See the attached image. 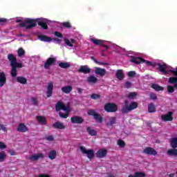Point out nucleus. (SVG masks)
<instances>
[{
	"label": "nucleus",
	"mask_w": 177,
	"mask_h": 177,
	"mask_svg": "<svg viewBox=\"0 0 177 177\" xmlns=\"http://www.w3.org/2000/svg\"><path fill=\"white\" fill-rule=\"evenodd\" d=\"M17 23L19 24V27L25 28L26 30H30L31 28H34V27H37V25L41 27L43 30H48L49 27H48V21H46V19L39 18L36 19H32L30 18H27L25 19V22H22L21 19H17Z\"/></svg>",
	"instance_id": "nucleus-1"
},
{
	"label": "nucleus",
	"mask_w": 177,
	"mask_h": 177,
	"mask_svg": "<svg viewBox=\"0 0 177 177\" xmlns=\"http://www.w3.org/2000/svg\"><path fill=\"white\" fill-rule=\"evenodd\" d=\"M7 57L11 67L10 75L12 78H16V77H17V68H22L23 64L20 62H17V58L13 54H8Z\"/></svg>",
	"instance_id": "nucleus-2"
},
{
	"label": "nucleus",
	"mask_w": 177,
	"mask_h": 177,
	"mask_svg": "<svg viewBox=\"0 0 177 177\" xmlns=\"http://www.w3.org/2000/svg\"><path fill=\"white\" fill-rule=\"evenodd\" d=\"M138 109V102H131L129 104V101L125 100L124 104L121 109L122 114H128V113H131V111Z\"/></svg>",
	"instance_id": "nucleus-3"
},
{
	"label": "nucleus",
	"mask_w": 177,
	"mask_h": 177,
	"mask_svg": "<svg viewBox=\"0 0 177 177\" xmlns=\"http://www.w3.org/2000/svg\"><path fill=\"white\" fill-rule=\"evenodd\" d=\"M131 62L132 63H135V64H140L142 63H146L147 66H149L151 67H156L157 62H152L150 61H147L142 57L132 56Z\"/></svg>",
	"instance_id": "nucleus-4"
},
{
	"label": "nucleus",
	"mask_w": 177,
	"mask_h": 177,
	"mask_svg": "<svg viewBox=\"0 0 177 177\" xmlns=\"http://www.w3.org/2000/svg\"><path fill=\"white\" fill-rule=\"evenodd\" d=\"M104 110L106 113H116V111H118V106L115 103L108 102L104 104Z\"/></svg>",
	"instance_id": "nucleus-5"
},
{
	"label": "nucleus",
	"mask_w": 177,
	"mask_h": 177,
	"mask_svg": "<svg viewBox=\"0 0 177 177\" xmlns=\"http://www.w3.org/2000/svg\"><path fill=\"white\" fill-rule=\"evenodd\" d=\"M80 150L82 154H86L88 160H92L95 157V151L93 149H86L84 147H80Z\"/></svg>",
	"instance_id": "nucleus-6"
},
{
	"label": "nucleus",
	"mask_w": 177,
	"mask_h": 177,
	"mask_svg": "<svg viewBox=\"0 0 177 177\" xmlns=\"http://www.w3.org/2000/svg\"><path fill=\"white\" fill-rule=\"evenodd\" d=\"M87 114L88 115H92L93 117H94L95 120H96V121H98V122L102 123L103 122V117H102V115H100V114L96 113V111H95V110L93 109H90L87 111Z\"/></svg>",
	"instance_id": "nucleus-7"
},
{
	"label": "nucleus",
	"mask_w": 177,
	"mask_h": 177,
	"mask_svg": "<svg viewBox=\"0 0 177 177\" xmlns=\"http://www.w3.org/2000/svg\"><path fill=\"white\" fill-rule=\"evenodd\" d=\"M156 66H158V70L160 73H162L164 75H167L168 74V71H167V68H168V65L165 63H157Z\"/></svg>",
	"instance_id": "nucleus-8"
},
{
	"label": "nucleus",
	"mask_w": 177,
	"mask_h": 177,
	"mask_svg": "<svg viewBox=\"0 0 177 177\" xmlns=\"http://www.w3.org/2000/svg\"><path fill=\"white\" fill-rule=\"evenodd\" d=\"M142 153L144 154H147L148 156H157V151L151 147H145L143 149Z\"/></svg>",
	"instance_id": "nucleus-9"
},
{
	"label": "nucleus",
	"mask_w": 177,
	"mask_h": 177,
	"mask_svg": "<svg viewBox=\"0 0 177 177\" xmlns=\"http://www.w3.org/2000/svg\"><path fill=\"white\" fill-rule=\"evenodd\" d=\"M55 63H56V58L49 57L48 59H47V60L44 63V68H46V70H49V68H50V66H53Z\"/></svg>",
	"instance_id": "nucleus-10"
},
{
	"label": "nucleus",
	"mask_w": 177,
	"mask_h": 177,
	"mask_svg": "<svg viewBox=\"0 0 177 177\" xmlns=\"http://www.w3.org/2000/svg\"><path fill=\"white\" fill-rule=\"evenodd\" d=\"M91 42H93L95 45H97L98 46H104V48H106V50L109 49V46L104 45V41L102 39H98L95 38H91Z\"/></svg>",
	"instance_id": "nucleus-11"
},
{
	"label": "nucleus",
	"mask_w": 177,
	"mask_h": 177,
	"mask_svg": "<svg viewBox=\"0 0 177 177\" xmlns=\"http://www.w3.org/2000/svg\"><path fill=\"white\" fill-rule=\"evenodd\" d=\"M174 112L169 111L167 114L166 115H161V120L162 121L167 122V121H173L174 120Z\"/></svg>",
	"instance_id": "nucleus-12"
},
{
	"label": "nucleus",
	"mask_w": 177,
	"mask_h": 177,
	"mask_svg": "<svg viewBox=\"0 0 177 177\" xmlns=\"http://www.w3.org/2000/svg\"><path fill=\"white\" fill-rule=\"evenodd\" d=\"M71 122L72 124H82L84 122V118L80 115H75L71 118Z\"/></svg>",
	"instance_id": "nucleus-13"
},
{
	"label": "nucleus",
	"mask_w": 177,
	"mask_h": 177,
	"mask_svg": "<svg viewBox=\"0 0 177 177\" xmlns=\"http://www.w3.org/2000/svg\"><path fill=\"white\" fill-rule=\"evenodd\" d=\"M53 95V82H50L47 86L46 97H50Z\"/></svg>",
	"instance_id": "nucleus-14"
},
{
	"label": "nucleus",
	"mask_w": 177,
	"mask_h": 177,
	"mask_svg": "<svg viewBox=\"0 0 177 177\" xmlns=\"http://www.w3.org/2000/svg\"><path fill=\"white\" fill-rule=\"evenodd\" d=\"M96 157L97 158H104L107 156V149H101L96 152Z\"/></svg>",
	"instance_id": "nucleus-15"
},
{
	"label": "nucleus",
	"mask_w": 177,
	"mask_h": 177,
	"mask_svg": "<svg viewBox=\"0 0 177 177\" xmlns=\"http://www.w3.org/2000/svg\"><path fill=\"white\" fill-rule=\"evenodd\" d=\"M17 130L18 132H22V133H24L28 131V127L24 124V123H20L17 128Z\"/></svg>",
	"instance_id": "nucleus-16"
},
{
	"label": "nucleus",
	"mask_w": 177,
	"mask_h": 177,
	"mask_svg": "<svg viewBox=\"0 0 177 177\" xmlns=\"http://www.w3.org/2000/svg\"><path fill=\"white\" fill-rule=\"evenodd\" d=\"M45 158V155H44V153H39L37 154L32 155L29 158V160H30V161H37V160H39V158Z\"/></svg>",
	"instance_id": "nucleus-17"
},
{
	"label": "nucleus",
	"mask_w": 177,
	"mask_h": 177,
	"mask_svg": "<svg viewBox=\"0 0 177 177\" xmlns=\"http://www.w3.org/2000/svg\"><path fill=\"white\" fill-rule=\"evenodd\" d=\"M6 84V75L5 72H0V87L2 88Z\"/></svg>",
	"instance_id": "nucleus-18"
},
{
	"label": "nucleus",
	"mask_w": 177,
	"mask_h": 177,
	"mask_svg": "<svg viewBox=\"0 0 177 177\" xmlns=\"http://www.w3.org/2000/svg\"><path fill=\"white\" fill-rule=\"evenodd\" d=\"M61 91L63 93L68 95L73 91V86L67 85L61 88Z\"/></svg>",
	"instance_id": "nucleus-19"
},
{
	"label": "nucleus",
	"mask_w": 177,
	"mask_h": 177,
	"mask_svg": "<svg viewBox=\"0 0 177 177\" xmlns=\"http://www.w3.org/2000/svg\"><path fill=\"white\" fill-rule=\"evenodd\" d=\"M78 73H82L83 74H89L91 73V68L87 66H82L78 69Z\"/></svg>",
	"instance_id": "nucleus-20"
},
{
	"label": "nucleus",
	"mask_w": 177,
	"mask_h": 177,
	"mask_svg": "<svg viewBox=\"0 0 177 177\" xmlns=\"http://www.w3.org/2000/svg\"><path fill=\"white\" fill-rule=\"evenodd\" d=\"M53 128H55V129H64L66 127L61 122H56L53 124Z\"/></svg>",
	"instance_id": "nucleus-21"
},
{
	"label": "nucleus",
	"mask_w": 177,
	"mask_h": 177,
	"mask_svg": "<svg viewBox=\"0 0 177 177\" xmlns=\"http://www.w3.org/2000/svg\"><path fill=\"white\" fill-rule=\"evenodd\" d=\"M106 69L101 68H96L95 74L100 75V77H104L106 75Z\"/></svg>",
	"instance_id": "nucleus-22"
},
{
	"label": "nucleus",
	"mask_w": 177,
	"mask_h": 177,
	"mask_svg": "<svg viewBox=\"0 0 177 177\" xmlns=\"http://www.w3.org/2000/svg\"><path fill=\"white\" fill-rule=\"evenodd\" d=\"M36 119L40 125H46V118L45 117L38 115L36 117Z\"/></svg>",
	"instance_id": "nucleus-23"
},
{
	"label": "nucleus",
	"mask_w": 177,
	"mask_h": 177,
	"mask_svg": "<svg viewBox=\"0 0 177 177\" xmlns=\"http://www.w3.org/2000/svg\"><path fill=\"white\" fill-rule=\"evenodd\" d=\"M17 82L21 84L22 85H26L27 84V79L23 76H18L16 77Z\"/></svg>",
	"instance_id": "nucleus-24"
},
{
	"label": "nucleus",
	"mask_w": 177,
	"mask_h": 177,
	"mask_svg": "<svg viewBox=\"0 0 177 177\" xmlns=\"http://www.w3.org/2000/svg\"><path fill=\"white\" fill-rule=\"evenodd\" d=\"M64 103H63L62 101H58L55 104L56 111H60L61 110H64Z\"/></svg>",
	"instance_id": "nucleus-25"
},
{
	"label": "nucleus",
	"mask_w": 177,
	"mask_h": 177,
	"mask_svg": "<svg viewBox=\"0 0 177 177\" xmlns=\"http://www.w3.org/2000/svg\"><path fill=\"white\" fill-rule=\"evenodd\" d=\"M38 38L40 41H42L43 42H50V41H52L53 39L52 37H49L46 35H39Z\"/></svg>",
	"instance_id": "nucleus-26"
},
{
	"label": "nucleus",
	"mask_w": 177,
	"mask_h": 177,
	"mask_svg": "<svg viewBox=\"0 0 177 177\" xmlns=\"http://www.w3.org/2000/svg\"><path fill=\"white\" fill-rule=\"evenodd\" d=\"M116 78L119 80V81H122L124 80V72L122 70H118L115 73Z\"/></svg>",
	"instance_id": "nucleus-27"
},
{
	"label": "nucleus",
	"mask_w": 177,
	"mask_h": 177,
	"mask_svg": "<svg viewBox=\"0 0 177 177\" xmlns=\"http://www.w3.org/2000/svg\"><path fill=\"white\" fill-rule=\"evenodd\" d=\"M170 147L171 149H176L177 148V138H171L170 139Z\"/></svg>",
	"instance_id": "nucleus-28"
},
{
	"label": "nucleus",
	"mask_w": 177,
	"mask_h": 177,
	"mask_svg": "<svg viewBox=\"0 0 177 177\" xmlns=\"http://www.w3.org/2000/svg\"><path fill=\"white\" fill-rule=\"evenodd\" d=\"M167 154L168 156H174V157H176L177 156V149L176 148H172V149H170L167 151Z\"/></svg>",
	"instance_id": "nucleus-29"
},
{
	"label": "nucleus",
	"mask_w": 177,
	"mask_h": 177,
	"mask_svg": "<svg viewBox=\"0 0 177 177\" xmlns=\"http://www.w3.org/2000/svg\"><path fill=\"white\" fill-rule=\"evenodd\" d=\"M86 131L91 136H96V135H97V132L96 131V130L92 129L91 127H87Z\"/></svg>",
	"instance_id": "nucleus-30"
},
{
	"label": "nucleus",
	"mask_w": 177,
	"mask_h": 177,
	"mask_svg": "<svg viewBox=\"0 0 177 177\" xmlns=\"http://www.w3.org/2000/svg\"><path fill=\"white\" fill-rule=\"evenodd\" d=\"M151 88H152V89H154L157 92H160V91H164V87H162L157 84H152L151 86Z\"/></svg>",
	"instance_id": "nucleus-31"
},
{
	"label": "nucleus",
	"mask_w": 177,
	"mask_h": 177,
	"mask_svg": "<svg viewBox=\"0 0 177 177\" xmlns=\"http://www.w3.org/2000/svg\"><path fill=\"white\" fill-rule=\"evenodd\" d=\"M169 84H175L174 88L177 89V77H171L168 80Z\"/></svg>",
	"instance_id": "nucleus-32"
},
{
	"label": "nucleus",
	"mask_w": 177,
	"mask_h": 177,
	"mask_svg": "<svg viewBox=\"0 0 177 177\" xmlns=\"http://www.w3.org/2000/svg\"><path fill=\"white\" fill-rule=\"evenodd\" d=\"M87 82H88V84H96V82H97V77L93 75L89 76L87 77Z\"/></svg>",
	"instance_id": "nucleus-33"
},
{
	"label": "nucleus",
	"mask_w": 177,
	"mask_h": 177,
	"mask_svg": "<svg viewBox=\"0 0 177 177\" xmlns=\"http://www.w3.org/2000/svg\"><path fill=\"white\" fill-rule=\"evenodd\" d=\"M64 41L66 45H67V46H71V47L74 46V42H75V40L74 39H71L70 41V39L65 38Z\"/></svg>",
	"instance_id": "nucleus-34"
},
{
	"label": "nucleus",
	"mask_w": 177,
	"mask_h": 177,
	"mask_svg": "<svg viewBox=\"0 0 177 177\" xmlns=\"http://www.w3.org/2000/svg\"><path fill=\"white\" fill-rule=\"evenodd\" d=\"M57 156V152L55 150L50 151L48 153V158H50V160H55Z\"/></svg>",
	"instance_id": "nucleus-35"
},
{
	"label": "nucleus",
	"mask_w": 177,
	"mask_h": 177,
	"mask_svg": "<svg viewBox=\"0 0 177 177\" xmlns=\"http://www.w3.org/2000/svg\"><path fill=\"white\" fill-rule=\"evenodd\" d=\"M148 111L149 113H156V105L153 103L148 104Z\"/></svg>",
	"instance_id": "nucleus-36"
},
{
	"label": "nucleus",
	"mask_w": 177,
	"mask_h": 177,
	"mask_svg": "<svg viewBox=\"0 0 177 177\" xmlns=\"http://www.w3.org/2000/svg\"><path fill=\"white\" fill-rule=\"evenodd\" d=\"M59 66L61 68H70L68 62H59Z\"/></svg>",
	"instance_id": "nucleus-37"
},
{
	"label": "nucleus",
	"mask_w": 177,
	"mask_h": 177,
	"mask_svg": "<svg viewBox=\"0 0 177 177\" xmlns=\"http://www.w3.org/2000/svg\"><path fill=\"white\" fill-rule=\"evenodd\" d=\"M116 119L115 118H111L109 119V122L106 124L107 127H111V125H114L116 122Z\"/></svg>",
	"instance_id": "nucleus-38"
},
{
	"label": "nucleus",
	"mask_w": 177,
	"mask_h": 177,
	"mask_svg": "<svg viewBox=\"0 0 177 177\" xmlns=\"http://www.w3.org/2000/svg\"><path fill=\"white\" fill-rule=\"evenodd\" d=\"M5 158H6V153L5 151L0 152V162H3Z\"/></svg>",
	"instance_id": "nucleus-39"
},
{
	"label": "nucleus",
	"mask_w": 177,
	"mask_h": 177,
	"mask_svg": "<svg viewBox=\"0 0 177 177\" xmlns=\"http://www.w3.org/2000/svg\"><path fill=\"white\" fill-rule=\"evenodd\" d=\"M64 111L66 112L68 115H69L70 113H71V107L70 106H66V104L64 106Z\"/></svg>",
	"instance_id": "nucleus-40"
},
{
	"label": "nucleus",
	"mask_w": 177,
	"mask_h": 177,
	"mask_svg": "<svg viewBox=\"0 0 177 177\" xmlns=\"http://www.w3.org/2000/svg\"><path fill=\"white\" fill-rule=\"evenodd\" d=\"M91 59L100 66H107V63L98 62L97 59H95V57H91Z\"/></svg>",
	"instance_id": "nucleus-41"
},
{
	"label": "nucleus",
	"mask_w": 177,
	"mask_h": 177,
	"mask_svg": "<svg viewBox=\"0 0 177 177\" xmlns=\"http://www.w3.org/2000/svg\"><path fill=\"white\" fill-rule=\"evenodd\" d=\"M167 89L169 93H174V92H175L176 88L175 86H172L171 85H168Z\"/></svg>",
	"instance_id": "nucleus-42"
},
{
	"label": "nucleus",
	"mask_w": 177,
	"mask_h": 177,
	"mask_svg": "<svg viewBox=\"0 0 177 177\" xmlns=\"http://www.w3.org/2000/svg\"><path fill=\"white\" fill-rule=\"evenodd\" d=\"M118 145L119 147H120L122 149H124L125 147V142L122 140H118Z\"/></svg>",
	"instance_id": "nucleus-43"
},
{
	"label": "nucleus",
	"mask_w": 177,
	"mask_h": 177,
	"mask_svg": "<svg viewBox=\"0 0 177 177\" xmlns=\"http://www.w3.org/2000/svg\"><path fill=\"white\" fill-rule=\"evenodd\" d=\"M91 99H93V100H97V99H100L102 96L99 94L93 93L91 95Z\"/></svg>",
	"instance_id": "nucleus-44"
},
{
	"label": "nucleus",
	"mask_w": 177,
	"mask_h": 177,
	"mask_svg": "<svg viewBox=\"0 0 177 177\" xmlns=\"http://www.w3.org/2000/svg\"><path fill=\"white\" fill-rule=\"evenodd\" d=\"M26 53V51L23 48H19L18 50V56L19 57H21V56H24V55Z\"/></svg>",
	"instance_id": "nucleus-45"
},
{
	"label": "nucleus",
	"mask_w": 177,
	"mask_h": 177,
	"mask_svg": "<svg viewBox=\"0 0 177 177\" xmlns=\"http://www.w3.org/2000/svg\"><path fill=\"white\" fill-rule=\"evenodd\" d=\"M138 94L136 93V92H132V93H129L128 95V98L129 99H135V97H136V95Z\"/></svg>",
	"instance_id": "nucleus-46"
},
{
	"label": "nucleus",
	"mask_w": 177,
	"mask_h": 177,
	"mask_svg": "<svg viewBox=\"0 0 177 177\" xmlns=\"http://www.w3.org/2000/svg\"><path fill=\"white\" fill-rule=\"evenodd\" d=\"M59 115L60 118H65V119L68 118V115L66 113H64L62 111H59Z\"/></svg>",
	"instance_id": "nucleus-47"
},
{
	"label": "nucleus",
	"mask_w": 177,
	"mask_h": 177,
	"mask_svg": "<svg viewBox=\"0 0 177 177\" xmlns=\"http://www.w3.org/2000/svg\"><path fill=\"white\" fill-rule=\"evenodd\" d=\"M149 97L151 100H157V95L154 93H150Z\"/></svg>",
	"instance_id": "nucleus-48"
},
{
	"label": "nucleus",
	"mask_w": 177,
	"mask_h": 177,
	"mask_svg": "<svg viewBox=\"0 0 177 177\" xmlns=\"http://www.w3.org/2000/svg\"><path fill=\"white\" fill-rule=\"evenodd\" d=\"M136 177H146V174L143 172H136Z\"/></svg>",
	"instance_id": "nucleus-49"
},
{
	"label": "nucleus",
	"mask_w": 177,
	"mask_h": 177,
	"mask_svg": "<svg viewBox=\"0 0 177 177\" xmlns=\"http://www.w3.org/2000/svg\"><path fill=\"white\" fill-rule=\"evenodd\" d=\"M124 86L127 89H129V88H131V86H132V83H131V82H129V81H127L124 83Z\"/></svg>",
	"instance_id": "nucleus-50"
},
{
	"label": "nucleus",
	"mask_w": 177,
	"mask_h": 177,
	"mask_svg": "<svg viewBox=\"0 0 177 177\" xmlns=\"http://www.w3.org/2000/svg\"><path fill=\"white\" fill-rule=\"evenodd\" d=\"M54 35H55V37H58V38H63V34H62L60 32H54Z\"/></svg>",
	"instance_id": "nucleus-51"
},
{
	"label": "nucleus",
	"mask_w": 177,
	"mask_h": 177,
	"mask_svg": "<svg viewBox=\"0 0 177 177\" xmlns=\"http://www.w3.org/2000/svg\"><path fill=\"white\" fill-rule=\"evenodd\" d=\"M62 24L66 28H71V24L70 22H64Z\"/></svg>",
	"instance_id": "nucleus-52"
},
{
	"label": "nucleus",
	"mask_w": 177,
	"mask_h": 177,
	"mask_svg": "<svg viewBox=\"0 0 177 177\" xmlns=\"http://www.w3.org/2000/svg\"><path fill=\"white\" fill-rule=\"evenodd\" d=\"M32 102L34 106H38V99H37L35 97H32Z\"/></svg>",
	"instance_id": "nucleus-53"
},
{
	"label": "nucleus",
	"mask_w": 177,
	"mask_h": 177,
	"mask_svg": "<svg viewBox=\"0 0 177 177\" xmlns=\"http://www.w3.org/2000/svg\"><path fill=\"white\" fill-rule=\"evenodd\" d=\"M7 147H8V146L6 145H5L4 142H0V149L1 150H3V149H6Z\"/></svg>",
	"instance_id": "nucleus-54"
},
{
	"label": "nucleus",
	"mask_w": 177,
	"mask_h": 177,
	"mask_svg": "<svg viewBox=\"0 0 177 177\" xmlns=\"http://www.w3.org/2000/svg\"><path fill=\"white\" fill-rule=\"evenodd\" d=\"M128 75L130 77H135L136 75V72L131 71L128 73Z\"/></svg>",
	"instance_id": "nucleus-55"
},
{
	"label": "nucleus",
	"mask_w": 177,
	"mask_h": 177,
	"mask_svg": "<svg viewBox=\"0 0 177 177\" xmlns=\"http://www.w3.org/2000/svg\"><path fill=\"white\" fill-rule=\"evenodd\" d=\"M0 129L1 131H3V132H6V127L3 124H0Z\"/></svg>",
	"instance_id": "nucleus-56"
},
{
	"label": "nucleus",
	"mask_w": 177,
	"mask_h": 177,
	"mask_svg": "<svg viewBox=\"0 0 177 177\" xmlns=\"http://www.w3.org/2000/svg\"><path fill=\"white\" fill-rule=\"evenodd\" d=\"M46 140H48L49 142H53V140H55L53 136H48L46 138Z\"/></svg>",
	"instance_id": "nucleus-57"
},
{
	"label": "nucleus",
	"mask_w": 177,
	"mask_h": 177,
	"mask_svg": "<svg viewBox=\"0 0 177 177\" xmlns=\"http://www.w3.org/2000/svg\"><path fill=\"white\" fill-rule=\"evenodd\" d=\"M170 72L171 73V74H173V75H174L175 77H177V68L174 70H170Z\"/></svg>",
	"instance_id": "nucleus-58"
},
{
	"label": "nucleus",
	"mask_w": 177,
	"mask_h": 177,
	"mask_svg": "<svg viewBox=\"0 0 177 177\" xmlns=\"http://www.w3.org/2000/svg\"><path fill=\"white\" fill-rule=\"evenodd\" d=\"M37 177H50V176L45 174H39Z\"/></svg>",
	"instance_id": "nucleus-59"
},
{
	"label": "nucleus",
	"mask_w": 177,
	"mask_h": 177,
	"mask_svg": "<svg viewBox=\"0 0 177 177\" xmlns=\"http://www.w3.org/2000/svg\"><path fill=\"white\" fill-rule=\"evenodd\" d=\"M8 20L5 18H0V23H6Z\"/></svg>",
	"instance_id": "nucleus-60"
},
{
	"label": "nucleus",
	"mask_w": 177,
	"mask_h": 177,
	"mask_svg": "<svg viewBox=\"0 0 177 177\" xmlns=\"http://www.w3.org/2000/svg\"><path fill=\"white\" fill-rule=\"evenodd\" d=\"M53 41H57V42L58 44H60V42H62V39H59V38H57V37L54 38V39H53Z\"/></svg>",
	"instance_id": "nucleus-61"
},
{
	"label": "nucleus",
	"mask_w": 177,
	"mask_h": 177,
	"mask_svg": "<svg viewBox=\"0 0 177 177\" xmlns=\"http://www.w3.org/2000/svg\"><path fill=\"white\" fill-rule=\"evenodd\" d=\"M77 93H82L83 89L81 88H77Z\"/></svg>",
	"instance_id": "nucleus-62"
},
{
	"label": "nucleus",
	"mask_w": 177,
	"mask_h": 177,
	"mask_svg": "<svg viewBox=\"0 0 177 177\" xmlns=\"http://www.w3.org/2000/svg\"><path fill=\"white\" fill-rule=\"evenodd\" d=\"M9 153H10V156H15L16 152L15 151H9Z\"/></svg>",
	"instance_id": "nucleus-63"
},
{
	"label": "nucleus",
	"mask_w": 177,
	"mask_h": 177,
	"mask_svg": "<svg viewBox=\"0 0 177 177\" xmlns=\"http://www.w3.org/2000/svg\"><path fill=\"white\" fill-rule=\"evenodd\" d=\"M107 175H108V177H114V176H113V174L111 173H108Z\"/></svg>",
	"instance_id": "nucleus-64"
}]
</instances>
